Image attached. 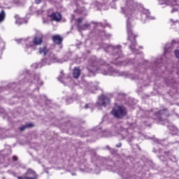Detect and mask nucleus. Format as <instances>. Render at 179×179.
<instances>
[{"label":"nucleus","mask_w":179,"mask_h":179,"mask_svg":"<svg viewBox=\"0 0 179 179\" xmlns=\"http://www.w3.org/2000/svg\"><path fill=\"white\" fill-rule=\"evenodd\" d=\"M169 117V110L167 109H163L159 111H156L153 109L151 110H145L143 117L145 120L143 122L147 127L150 126L152 122H159V124H166L169 122L167 117Z\"/></svg>","instance_id":"1"},{"label":"nucleus","mask_w":179,"mask_h":179,"mask_svg":"<svg viewBox=\"0 0 179 179\" xmlns=\"http://www.w3.org/2000/svg\"><path fill=\"white\" fill-rule=\"evenodd\" d=\"M101 48H103L106 52H108L110 55H112L113 59H118V58H122L123 57L121 45H113L101 43Z\"/></svg>","instance_id":"2"},{"label":"nucleus","mask_w":179,"mask_h":179,"mask_svg":"<svg viewBox=\"0 0 179 179\" xmlns=\"http://www.w3.org/2000/svg\"><path fill=\"white\" fill-rule=\"evenodd\" d=\"M17 43L21 44H25V51L28 54H31L33 50L36 45H40L43 43V34H41L39 36H36L32 42L29 41L28 39H16Z\"/></svg>","instance_id":"3"},{"label":"nucleus","mask_w":179,"mask_h":179,"mask_svg":"<svg viewBox=\"0 0 179 179\" xmlns=\"http://www.w3.org/2000/svg\"><path fill=\"white\" fill-rule=\"evenodd\" d=\"M39 54L45 56V57L42 59V64H43V65H51V64H54V62H63L62 61L59 62L58 57L55 56V54L45 47L39 48Z\"/></svg>","instance_id":"4"},{"label":"nucleus","mask_w":179,"mask_h":179,"mask_svg":"<svg viewBox=\"0 0 179 179\" xmlns=\"http://www.w3.org/2000/svg\"><path fill=\"white\" fill-rule=\"evenodd\" d=\"M127 31L128 36L127 40L131 43L129 48L131 50L132 52L138 54V50L135 48L136 47V41L135 40L136 35H135L132 31V24H131V19H129V17L127 20Z\"/></svg>","instance_id":"5"},{"label":"nucleus","mask_w":179,"mask_h":179,"mask_svg":"<svg viewBox=\"0 0 179 179\" xmlns=\"http://www.w3.org/2000/svg\"><path fill=\"white\" fill-rule=\"evenodd\" d=\"M97 65H106V62L103 60L97 61L96 57H91L87 66V69H88L89 73H92V75H95L96 71L99 69V66Z\"/></svg>","instance_id":"6"},{"label":"nucleus","mask_w":179,"mask_h":179,"mask_svg":"<svg viewBox=\"0 0 179 179\" xmlns=\"http://www.w3.org/2000/svg\"><path fill=\"white\" fill-rule=\"evenodd\" d=\"M127 113L128 110H127V108L124 106H115L110 112L113 117L120 120L124 118Z\"/></svg>","instance_id":"7"},{"label":"nucleus","mask_w":179,"mask_h":179,"mask_svg":"<svg viewBox=\"0 0 179 179\" xmlns=\"http://www.w3.org/2000/svg\"><path fill=\"white\" fill-rule=\"evenodd\" d=\"M94 27L95 30H97L99 27H107L108 26V24H103L101 22L96 23V22H91V23H85L83 25H80L79 24H77V27L79 31L81 30H89L91 27Z\"/></svg>","instance_id":"8"},{"label":"nucleus","mask_w":179,"mask_h":179,"mask_svg":"<svg viewBox=\"0 0 179 179\" xmlns=\"http://www.w3.org/2000/svg\"><path fill=\"white\" fill-rule=\"evenodd\" d=\"M138 8V3L134 0H127L126 6L122 8V13H124L126 17H128V13L131 14V12Z\"/></svg>","instance_id":"9"},{"label":"nucleus","mask_w":179,"mask_h":179,"mask_svg":"<svg viewBox=\"0 0 179 179\" xmlns=\"http://www.w3.org/2000/svg\"><path fill=\"white\" fill-rule=\"evenodd\" d=\"M107 69L108 70L103 69L102 71L103 75H108L109 76H122V73H121V71L113 69V67H108Z\"/></svg>","instance_id":"10"},{"label":"nucleus","mask_w":179,"mask_h":179,"mask_svg":"<svg viewBox=\"0 0 179 179\" xmlns=\"http://www.w3.org/2000/svg\"><path fill=\"white\" fill-rule=\"evenodd\" d=\"M131 132H132V127H130L128 129L122 128L120 134L122 136V139L127 138L129 142H131L132 141V138L134 137Z\"/></svg>","instance_id":"11"},{"label":"nucleus","mask_w":179,"mask_h":179,"mask_svg":"<svg viewBox=\"0 0 179 179\" xmlns=\"http://www.w3.org/2000/svg\"><path fill=\"white\" fill-rule=\"evenodd\" d=\"M110 104V99L106 95H101L98 98L96 106L99 107H107Z\"/></svg>","instance_id":"12"},{"label":"nucleus","mask_w":179,"mask_h":179,"mask_svg":"<svg viewBox=\"0 0 179 179\" xmlns=\"http://www.w3.org/2000/svg\"><path fill=\"white\" fill-rule=\"evenodd\" d=\"M148 19H149L150 20H155V17L150 16V12L149 11V10L143 8V10L141 11V20H142L143 23H145L146 20H148Z\"/></svg>","instance_id":"13"},{"label":"nucleus","mask_w":179,"mask_h":179,"mask_svg":"<svg viewBox=\"0 0 179 179\" xmlns=\"http://www.w3.org/2000/svg\"><path fill=\"white\" fill-rule=\"evenodd\" d=\"M38 175L36 173V172L31 169H28L26 173V176L22 179H38Z\"/></svg>","instance_id":"14"},{"label":"nucleus","mask_w":179,"mask_h":179,"mask_svg":"<svg viewBox=\"0 0 179 179\" xmlns=\"http://www.w3.org/2000/svg\"><path fill=\"white\" fill-rule=\"evenodd\" d=\"M48 16L52 19V20H55V22H59L61 19H62V16L60 13L53 12L52 14L48 13Z\"/></svg>","instance_id":"15"},{"label":"nucleus","mask_w":179,"mask_h":179,"mask_svg":"<svg viewBox=\"0 0 179 179\" xmlns=\"http://www.w3.org/2000/svg\"><path fill=\"white\" fill-rule=\"evenodd\" d=\"M57 80L59 82H62V83H66V82L71 80V77L68 76L65 77V74H64V71H61L60 76L57 78Z\"/></svg>","instance_id":"16"},{"label":"nucleus","mask_w":179,"mask_h":179,"mask_svg":"<svg viewBox=\"0 0 179 179\" xmlns=\"http://www.w3.org/2000/svg\"><path fill=\"white\" fill-rule=\"evenodd\" d=\"M85 89H87L88 90H91V92H93V90H97V89H99V87L97 86V83H90L87 84Z\"/></svg>","instance_id":"17"},{"label":"nucleus","mask_w":179,"mask_h":179,"mask_svg":"<svg viewBox=\"0 0 179 179\" xmlns=\"http://www.w3.org/2000/svg\"><path fill=\"white\" fill-rule=\"evenodd\" d=\"M115 135H117V133L115 131L110 132V130H105L102 132V136L105 138H111V136H114Z\"/></svg>","instance_id":"18"},{"label":"nucleus","mask_w":179,"mask_h":179,"mask_svg":"<svg viewBox=\"0 0 179 179\" xmlns=\"http://www.w3.org/2000/svg\"><path fill=\"white\" fill-rule=\"evenodd\" d=\"M73 76L74 79H78L80 76V69L79 67H75L73 71Z\"/></svg>","instance_id":"19"},{"label":"nucleus","mask_w":179,"mask_h":179,"mask_svg":"<svg viewBox=\"0 0 179 179\" xmlns=\"http://www.w3.org/2000/svg\"><path fill=\"white\" fill-rule=\"evenodd\" d=\"M165 156H166V157H169V159L171 160V162H177V159L176 158L175 155H173V154H171V152H165Z\"/></svg>","instance_id":"20"},{"label":"nucleus","mask_w":179,"mask_h":179,"mask_svg":"<svg viewBox=\"0 0 179 179\" xmlns=\"http://www.w3.org/2000/svg\"><path fill=\"white\" fill-rule=\"evenodd\" d=\"M52 41H54V43H55V44H58L59 45V44H61V43H62V38L59 35H56L53 36Z\"/></svg>","instance_id":"21"},{"label":"nucleus","mask_w":179,"mask_h":179,"mask_svg":"<svg viewBox=\"0 0 179 179\" xmlns=\"http://www.w3.org/2000/svg\"><path fill=\"white\" fill-rule=\"evenodd\" d=\"M34 83H36V85H39V86L43 85V81L40 80V75L36 74L34 78Z\"/></svg>","instance_id":"22"},{"label":"nucleus","mask_w":179,"mask_h":179,"mask_svg":"<svg viewBox=\"0 0 179 179\" xmlns=\"http://www.w3.org/2000/svg\"><path fill=\"white\" fill-rule=\"evenodd\" d=\"M99 35L102 37V40H107L111 37V34H106L104 31H101L99 32Z\"/></svg>","instance_id":"23"},{"label":"nucleus","mask_w":179,"mask_h":179,"mask_svg":"<svg viewBox=\"0 0 179 179\" xmlns=\"http://www.w3.org/2000/svg\"><path fill=\"white\" fill-rule=\"evenodd\" d=\"M166 6H178L177 5V0H166Z\"/></svg>","instance_id":"24"},{"label":"nucleus","mask_w":179,"mask_h":179,"mask_svg":"<svg viewBox=\"0 0 179 179\" xmlns=\"http://www.w3.org/2000/svg\"><path fill=\"white\" fill-rule=\"evenodd\" d=\"M171 48H173V44L172 43H168L165 45L164 50V54H167V52H170L171 51Z\"/></svg>","instance_id":"25"},{"label":"nucleus","mask_w":179,"mask_h":179,"mask_svg":"<svg viewBox=\"0 0 179 179\" xmlns=\"http://www.w3.org/2000/svg\"><path fill=\"white\" fill-rule=\"evenodd\" d=\"M33 127H34V124H33V123H27L20 127V130L22 131H24V129H27V128H33Z\"/></svg>","instance_id":"26"},{"label":"nucleus","mask_w":179,"mask_h":179,"mask_svg":"<svg viewBox=\"0 0 179 179\" xmlns=\"http://www.w3.org/2000/svg\"><path fill=\"white\" fill-rule=\"evenodd\" d=\"M15 19H16V24L20 25L23 24V23H27L26 20L24 18H19L17 15H15Z\"/></svg>","instance_id":"27"},{"label":"nucleus","mask_w":179,"mask_h":179,"mask_svg":"<svg viewBox=\"0 0 179 179\" xmlns=\"http://www.w3.org/2000/svg\"><path fill=\"white\" fill-rule=\"evenodd\" d=\"M6 16V13H5V10H1L0 13V23L1 22H3L5 20V17Z\"/></svg>","instance_id":"28"},{"label":"nucleus","mask_w":179,"mask_h":179,"mask_svg":"<svg viewBox=\"0 0 179 179\" xmlns=\"http://www.w3.org/2000/svg\"><path fill=\"white\" fill-rule=\"evenodd\" d=\"M80 171H81V173H92V170L89 168H85V169H80Z\"/></svg>","instance_id":"29"},{"label":"nucleus","mask_w":179,"mask_h":179,"mask_svg":"<svg viewBox=\"0 0 179 179\" xmlns=\"http://www.w3.org/2000/svg\"><path fill=\"white\" fill-rule=\"evenodd\" d=\"M155 142L156 143L158 144V146L160 147V146H164V145H166V143H164V141H159V140H155Z\"/></svg>","instance_id":"30"},{"label":"nucleus","mask_w":179,"mask_h":179,"mask_svg":"<svg viewBox=\"0 0 179 179\" xmlns=\"http://www.w3.org/2000/svg\"><path fill=\"white\" fill-rule=\"evenodd\" d=\"M106 148L112 155H115V153H117V150L110 148V146H107Z\"/></svg>","instance_id":"31"},{"label":"nucleus","mask_w":179,"mask_h":179,"mask_svg":"<svg viewBox=\"0 0 179 179\" xmlns=\"http://www.w3.org/2000/svg\"><path fill=\"white\" fill-rule=\"evenodd\" d=\"M100 171H101V169L99 166H96V168L94 169V173H95V174H99Z\"/></svg>","instance_id":"32"},{"label":"nucleus","mask_w":179,"mask_h":179,"mask_svg":"<svg viewBox=\"0 0 179 179\" xmlns=\"http://www.w3.org/2000/svg\"><path fill=\"white\" fill-rule=\"evenodd\" d=\"M159 5H166L167 0H158Z\"/></svg>","instance_id":"33"},{"label":"nucleus","mask_w":179,"mask_h":179,"mask_svg":"<svg viewBox=\"0 0 179 179\" xmlns=\"http://www.w3.org/2000/svg\"><path fill=\"white\" fill-rule=\"evenodd\" d=\"M82 22H83V18L79 17V18L77 20V24H79V25L80 26V23H82Z\"/></svg>","instance_id":"34"},{"label":"nucleus","mask_w":179,"mask_h":179,"mask_svg":"<svg viewBox=\"0 0 179 179\" xmlns=\"http://www.w3.org/2000/svg\"><path fill=\"white\" fill-rule=\"evenodd\" d=\"M177 10H178V7H174L173 8H172L171 13H174V12H177Z\"/></svg>","instance_id":"35"},{"label":"nucleus","mask_w":179,"mask_h":179,"mask_svg":"<svg viewBox=\"0 0 179 179\" xmlns=\"http://www.w3.org/2000/svg\"><path fill=\"white\" fill-rule=\"evenodd\" d=\"M175 55H176V58H179V50H175Z\"/></svg>","instance_id":"36"},{"label":"nucleus","mask_w":179,"mask_h":179,"mask_svg":"<svg viewBox=\"0 0 179 179\" xmlns=\"http://www.w3.org/2000/svg\"><path fill=\"white\" fill-rule=\"evenodd\" d=\"M92 105L90 104V103H87V104H85V110H87V108H90V106H91Z\"/></svg>","instance_id":"37"},{"label":"nucleus","mask_w":179,"mask_h":179,"mask_svg":"<svg viewBox=\"0 0 179 179\" xmlns=\"http://www.w3.org/2000/svg\"><path fill=\"white\" fill-rule=\"evenodd\" d=\"M80 3H82V1H80V0H76V4L77 5V6H78V5H80Z\"/></svg>","instance_id":"38"},{"label":"nucleus","mask_w":179,"mask_h":179,"mask_svg":"<svg viewBox=\"0 0 179 179\" xmlns=\"http://www.w3.org/2000/svg\"><path fill=\"white\" fill-rule=\"evenodd\" d=\"M13 162H17V156H13Z\"/></svg>","instance_id":"39"},{"label":"nucleus","mask_w":179,"mask_h":179,"mask_svg":"<svg viewBox=\"0 0 179 179\" xmlns=\"http://www.w3.org/2000/svg\"><path fill=\"white\" fill-rule=\"evenodd\" d=\"M115 146H116V148H121L122 146V143H119Z\"/></svg>","instance_id":"40"},{"label":"nucleus","mask_w":179,"mask_h":179,"mask_svg":"<svg viewBox=\"0 0 179 179\" xmlns=\"http://www.w3.org/2000/svg\"><path fill=\"white\" fill-rule=\"evenodd\" d=\"M101 1H102L103 4L107 3V2H108V0H101Z\"/></svg>","instance_id":"41"},{"label":"nucleus","mask_w":179,"mask_h":179,"mask_svg":"<svg viewBox=\"0 0 179 179\" xmlns=\"http://www.w3.org/2000/svg\"><path fill=\"white\" fill-rule=\"evenodd\" d=\"M36 3L38 4L41 2V0H35Z\"/></svg>","instance_id":"42"},{"label":"nucleus","mask_w":179,"mask_h":179,"mask_svg":"<svg viewBox=\"0 0 179 179\" xmlns=\"http://www.w3.org/2000/svg\"><path fill=\"white\" fill-rule=\"evenodd\" d=\"M159 159H160V160H162L163 162V160H164V156H160Z\"/></svg>","instance_id":"43"},{"label":"nucleus","mask_w":179,"mask_h":179,"mask_svg":"<svg viewBox=\"0 0 179 179\" xmlns=\"http://www.w3.org/2000/svg\"><path fill=\"white\" fill-rule=\"evenodd\" d=\"M32 66H33L34 68H38V66H37V64H32Z\"/></svg>","instance_id":"44"},{"label":"nucleus","mask_w":179,"mask_h":179,"mask_svg":"<svg viewBox=\"0 0 179 179\" xmlns=\"http://www.w3.org/2000/svg\"><path fill=\"white\" fill-rule=\"evenodd\" d=\"M134 79L136 80V79H139V77H138V76H136Z\"/></svg>","instance_id":"45"},{"label":"nucleus","mask_w":179,"mask_h":179,"mask_svg":"<svg viewBox=\"0 0 179 179\" xmlns=\"http://www.w3.org/2000/svg\"><path fill=\"white\" fill-rule=\"evenodd\" d=\"M171 22H172L173 23H177V21L174 22V21H173V20H171Z\"/></svg>","instance_id":"46"},{"label":"nucleus","mask_w":179,"mask_h":179,"mask_svg":"<svg viewBox=\"0 0 179 179\" xmlns=\"http://www.w3.org/2000/svg\"><path fill=\"white\" fill-rule=\"evenodd\" d=\"M98 4L96 5V6H100V3H97Z\"/></svg>","instance_id":"47"},{"label":"nucleus","mask_w":179,"mask_h":179,"mask_svg":"<svg viewBox=\"0 0 179 179\" xmlns=\"http://www.w3.org/2000/svg\"><path fill=\"white\" fill-rule=\"evenodd\" d=\"M128 179H135V178L134 177H131V178H128Z\"/></svg>","instance_id":"48"},{"label":"nucleus","mask_w":179,"mask_h":179,"mask_svg":"<svg viewBox=\"0 0 179 179\" xmlns=\"http://www.w3.org/2000/svg\"><path fill=\"white\" fill-rule=\"evenodd\" d=\"M18 179H22V177H18Z\"/></svg>","instance_id":"49"},{"label":"nucleus","mask_w":179,"mask_h":179,"mask_svg":"<svg viewBox=\"0 0 179 179\" xmlns=\"http://www.w3.org/2000/svg\"><path fill=\"white\" fill-rule=\"evenodd\" d=\"M0 139H2V136H0Z\"/></svg>","instance_id":"50"},{"label":"nucleus","mask_w":179,"mask_h":179,"mask_svg":"<svg viewBox=\"0 0 179 179\" xmlns=\"http://www.w3.org/2000/svg\"><path fill=\"white\" fill-rule=\"evenodd\" d=\"M102 170H104V169L103 168V166H102Z\"/></svg>","instance_id":"51"}]
</instances>
